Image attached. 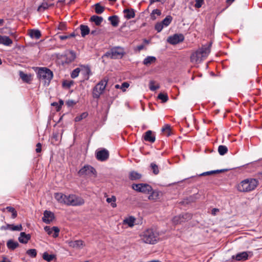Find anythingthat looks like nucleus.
<instances>
[{"instance_id": "1", "label": "nucleus", "mask_w": 262, "mask_h": 262, "mask_svg": "<svg viewBox=\"0 0 262 262\" xmlns=\"http://www.w3.org/2000/svg\"><path fill=\"white\" fill-rule=\"evenodd\" d=\"M212 42H210L208 45L202 46L190 56V61L192 62L200 63L204 58H206L210 52V48Z\"/></svg>"}, {"instance_id": "2", "label": "nucleus", "mask_w": 262, "mask_h": 262, "mask_svg": "<svg viewBox=\"0 0 262 262\" xmlns=\"http://www.w3.org/2000/svg\"><path fill=\"white\" fill-rule=\"evenodd\" d=\"M258 181L255 179H246L238 185L237 190L240 192H249L257 187Z\"/></svg>"}, {"instance_id": "3", "label": "nucleus", "mask_w": 262, "mask_h": 262, "mask_svg": "<svg viewBox=\"0 0 262 262\" xmlns=\"http://www.w3.org/2000/svg\"><path fill=\"white\" fill-rule=\"evenodd\" d=\"M124 48L120 46H116L112 48L106 52L103 56V57L110 58L111 59H121L125 55Z\"/></svg>"}, {"instance_id": "4", "label": "nucleus", "mask_w": 262, "mask_h": 262, "mask_svg": "<svg viewBox=\"0 0 262 262\" xmlns=\"http://www.w3.org/2000/svg\"><path fill=\"white\" fill-rule=\"evenodd\" d=\"M142 240L146 244H155L158 239V234L152 229H148L141 235Z\"/></svg>"}, {"instance_id": "5", "label": "nucleus", "mask_w": 262, "mask_h": 262, "mask_svg": "<svg viewBox=\"0 0 262 262\" xmlns=\"http://www.w3.org/2000/svg\"><path fill=\"white\" fill-rule=\"evenodd\" d=\"M108 79L107 77L103 78L93 88L92 95L94 98L99 99L100 95L103 93Z\"/></svg>"}, {"instance_id": "6", "label": "nucleus", "mask_w": 262, "mask_h": 262, "mask_svg": "<svg viewBox=\"0 0 262 262\" xmlns=\"http://www.w3.org/2000/svg\"><path fill=\"white\" fill-rule=\"evenodd\" d=\"M35 71L37 72V78L40 81L44 82L45 85H49V80L47 77L49 76V69L45 67H36Z\"/></svg>"}, {"instance_id": "7", "label": "nucleus", "mask_w": 262, "mask_h": 262, "mask_svg": "<svg viewBox=\"0 0 262 262\" xmlns=\"http://www.w3.org/2000/svg\"><path fill=\"white\" fill-rule=\"evenodd\" d=\"M77 58L76 53L73 50H67L64 53V60L61 61L60 64L63 66H67L74 62Z\"/></svg>"}, {"instance_id": "8", "label": "nucleus", "mask_w": 262, "mask_h": 262, "mask_svg": "<svg viewBox=\"0 0 262 262\" xmlns=\"http://www.w3.org/2000/svg\"><path fill=\"white\" fill-rule=\"evenodd\" d=\"M66 205L68 206H81L84 204V200L81 197L75 194H70L66 198Z\"/></svg>"}, {"instance_id": "9", "label": "nucleus", "mask_w": 262, "mask_h": 262, "mask_svg": "<svg viewBox=\"0 0 262 262\" xmlns=\"http://www.w3.org/2000/svg\"><path fill=\"white\" fill-rule=\"evenodd\" d=\"M132 188L138 192L149 194L152 191V187L146 183L133 184Z\"/></svg>"}, {"instance_id": "10", "label": "nucleus", "mask_w": 262, "mask_h": 262, "mask_svg": "<svg viewBox=\"0 0 262 262\" xmlns=\"http://www.w3.org/2000/svg\"><path fill=\"white\" fill-rule=\"evenodd\" d=\"M192 217V214L190 213H182L178 215L174 216L172 220L174 224H181L188 222Z\"/></svg>"}, {"instance_id": "11", "label": "nucleus", "mask_w": 262, "mask_h": 262, "mask_svg": "<svg viewBox=\"0 0 262 262\" xmlns=\"http://www.w3.org/2000/svg\"><path fill=\"white\" fill-rule=\"evenodd\" d=\"M79 176H90L92 174L95 175L96 177L97 176V171L96 169L90 165H85L81 168L78 172Z\"/></svg>"}, {"instance_id": "12", "label": "nucleus", "mask_w": 262, "mask_h": 262, "mask_svg": "<svg viewBox=\"0 0 262 262\" xmlns=\"http://www.w3.org/2000/svg\"><path fill=\"white\" fill-rule=\"evenodd\" d=\"M184 36L182 34H174L168 37L167 41L171 45H176L184 40Z\"/></svg>"}, {"instance_id": "13", "label": "nucleus", "mask_w": 262, "mask_h": 262, "mask_svg": "<svg viewBox=\"0 0 262 262\" xmlns=\"http://www.w3.org/2000/svg\"><path fill=\"white\" fill-rule=\"evenodd\" d=\"M109 155L108 151L105 148H102L96 152V158L100 161H106L109 158Z\"/></svg>"}, {"instance_id": "14", "label": "nucleus", "mask_w": 262, "mask_h": 262, "mask_svg": "<svg viewBox=\"0 0 262 262\" xmlns=\"http://www.w3.org/2000/svg\"><path fill=\"white\" fill-rule=\"evenodd\" d=\"M250 251H244L238 253L236 255H233L232 258L235 259L237 261H244L248 259L249 253H251Z\"/></svg>"}, {"instance_id": "15", "label": "nucleus", "mask_w": 262, "mask_h": 262, "mask_svg": "<svg viewBox=\"0 0 262 262\" xmlns=\"http://www.w3.org/2000/svg\"><path fill=\"white\" fill-rule=\"evenodd\" d=\"M199 196L200 195L198 193L194 194L184 199L180 203L183 205H188L191 203L195 202L196 200L199 199Z\"/></svg>"}, {"instance_id": "16", "label": "nucleus", "mask_w": 262, "mask_h": 262, "mask_svg": "<svg viewBox=\"0 0 262 262\" xmlns=\"http://www.w3.org/2000/svg\"><path fill=\"white\" fill-rule=\"evenodd\" d=\"M143 139L150 143H154L156 140V137L154 135H152V132L150 130L146 131L143 136Z\"/></svg>"}, {"instance_id": "17", "label": "nucleus", "mask_w": 262, "mask_h": 262, "mask_svg": "<svg viewBox=\"0 0 262 262\" xmlns=\"http://www.w3.org/2000/svg\"><path fill=\"white\" fill-rule=\"evenodd\" d=\"M232 168H225V169H217V170H211L209 171H206L203 172L199 175V177L200 176H209L212 174H216V173H220L224 172H227Z\"/></svg>"}, {"instance_id": "18", "label": "nucleus", "mask_w": 262, "mask_h": 262, "mask_svg": "<svg viewBox=\"0 0 262 262\" xmlns=\"http://www.w3.org/2000/svg\"><path fill=\"white\" fill-rule=\"evenodd\" d=\"M123 13L125 14L124 17L127 19L133 18L135 16V11L133 8L125 9L123 10Z\"/></svg>"}, {"instance_id": "19", "label": "nucleus", "mask_w": 262, "mask_h": 262, "mask_svg": "<svg viewBox=\"0 0 262 262\" xmlns=\"http://www.w3.org/2000/svg\"><path fill=\"white\" fill-rule=\"evenodd\" d=\"M30 238L31 235L29 234H27L25 232H23L20 233L18 241L21 243L27 244Z\"/></svg>"}, {"instance_id": "20", "label": "nucleus", "mask_w": 262, "mask_h": 262, "mask_svg": "<svg viewBox=\"0 0 262 262\" xmlns=\"http://www.w3.org/2000/svg\"><path fill=\"white\" fill-rule=\"evenodd\" d=\"M13 43L12 40L7 36H2L0 35V44L6 46H10Z\"/></svg>"}, {"instance_id": "21", "label": "nucleus", "mask_w": 262, "mask_h": 262, "mask_svg": "<svg viewBox=\"0 0 262 262\" xmlns=\"http://www.w3.org/2000/svg\"><path fill=\"white\" fill-rule=\"evenodd\" d=\"M161 192L158 190H154L152 188V191L149 193L148 196L149 200H157L160 199V195L161 194Z\"/></svg>"}, {"instance_id": "22", "label": "nucleus", "mask_w": 262, "mask_h": 262, "mask_svg": "<svg viewBox=\"0 0 262 262\" xmlns=\"http://www.w3.org/2000/svg\"><path fill=\"white\" fill-rule=\"evenodd\" d=\"M128 178L131 181H136L142 178V174L133 170L129 172Z\"/></svg>"}, {"instance_id": "23", "label": "nucleus", "mask_w": 262, "mask_h": 262, "mask_svg": "<svg viewBox=\"0 0 262 262\" xmlns=\"http://www.w3.org/2000/svg\"><path fill=\"white\" fill-rule=\"evenodd\" d=\"M67 196L62 194V193H55L54 196L55 199L59 203H63L66 205V198H67Z\"/></svg>"}, {"instance_id": "24", "label": "nucleus", "mask_w": 262, "mask_h": 262, "mask_svg": "<svg viewBox=\"0 0 262 262\" xmlns=\"http://www.w3.org/2000/svg\"><path fill=\"white\" fill-rule=\"evenodd\" d=\"M84 70H82L83 72L84 79L86 80H89L90 76L92 74L91 69L89 66H82Z\"/></svg>"}, {"instance_id": "25", "label": "nucleus", "mask_w": 262, "mask_h": 262, "mask_svg": "<svg viewBox=\"0 0 262 262\" xmlns=\"http://www.w3.org/2000/svg\"><path fill=\"white\" fill-rule=\"evenodd\" d=\"M81 36L84 37L90 33V29L87 25H81L79 26Z\"/></svg>"}, {"instance_id": "26", "label": "nucleus", "mask_w": 262, "mask_h": 262, "mask_svg": "<svg viewBox=\"0 0 262 262\" xmlns=\"http://www.w3.org/2000/svg\"><path fill=\"white\" fill-rule=\"evenodd\" d=\"M90 21L91 22H94L96 26H99L102 22L103 18L101 16L98 15H93L91 17Z\"/></svg>"}, {"instance_id": "27", "label": "nucleus", "mask_w": 262, "mask_h": 262, "mask_svg": "<svg viewBox=\"0 0 262 262\" xmlns=\"http://www.w3.org/2000/svg\"><path fill=\"white\" fill-rule=\"evenodd\" d=\"M7 246L9 249L14 250L19 246V244L12 239H9L7 242Z\"/></svg>"}, {"instance_id": "28", "label": "nucleus", "mask_w": 262, "mask_h": 262, "mask_svg": "<svg viewBox=\"0 0 262 262\" xmlns=\"http://www.w3.org/2000/svg\"><path fill=\"white\" fill-rule=\"evenodd\" d=\"M60 229L57 226L50 228V235L54 238L59 236Z\"/></svg>"}, {"instance_id": "29", "label": "nucleus", "mask_w": 262, "mask_h": 262, "mask_svg": "<svg viewBox=\"0 0 262 262\" xmlns=\"http://www.w3.org/2000/svg\"><path fill=\"white\" fill-rule=\"evenodd\" d=\"M108 20L111 21V25L113 27H117L119 23V17L117 15H113L108 17Z\"/></svg>"}, {"instance_id": "30", "label": "nucleus", "mask_w": 262, "mask_h": 262, "mask_svg": "<svg viewBox=\"0 0 262 262\" xmlns=\"http://www.w3.org/2000/svg\"><path fill=\"white\" fill-rule=\"evenodd\" d=\"M19 76L23 81L27 83H30L32 80L30 75L25 74L22 71L19 72Z\"/></svg>"}, {"instance_id": "31", "label": "nucleus", "mask_w": 262, "mask_h": 262, "mask_svg": "<svg viewBox=\"0 0 262 262\" xmlns=\"http://www.w3.org/2000/svg\"><path fill=\"white\" fill-rule=\"evenodd\" d=\"M84 246V242L81 240H77L70 243V246L73 248H81Z\"/></svg>"}, {"instance_id": "32", "label": "nucleus", "mask_w": 262, "mask_h": 262, "mask_svg": "<svg viewBox=\"0 0 262 262\" xmlns=\"http://www.w3.org/2000/svg\"><path fill=\"white\" fill-rule=\"evenodd\" d=\"M156 60V58L154 56H147L144 59L143 63L144 65L147 66L152 63L155 62Z\"/></svg>"}, {"instance_id": "33", "label": "nucleus", "mask_w": 262, "mask_h": 262, "mask_svg": "<svg viewBox=\"0 0 262 262\" xmlns=\"http://www.w3.org/2000/svg\"><path fill=\"white\" fill-rule=\"evenodd\" d=\"M29 35L32 38L38 39L41 36V33L38 30H31Z\"/></svg>"}, {"instance_id": "34", "label": "nucleus", "mask_w": 262, "mask_h": 262, "mask_svg": "<svg viewBox=\"0 0 262 262\" xmlns=\"http://www.w3.org/2000/svg\"><path fill=\"white\" fill-rule=\"evenodd\" d=\"M135 221V218L134 216H129L128 218H126L123 222L124 224H127L129 227H133L134 225Z\"/></svg>"}, {"instance_id": "35", "label": "nucleus", "mask_w": 262, "mask_h": 262, "mask_svg": "<svg viewBox=\"0 0 262 262\" xmlns=\"http://www.w3.org/2000/svg\"><path fill=\"white\" fill-rule=\"evenodd\" d=\"M172 20V17L171 15H167L161 23L164 27H167L171 23Z\"/></svg>"}, {"instance_id": "36", "label": "nucleus", "mask_w": 262, "mask_h": 262, "mask_svg": "<svg viewBox=\"0 0 262 262\" xmlns=\"http://www.w3.org/2000/svg\"><path fill=\"white\" fill-rule=\"evenodd\" d=\"M104 7L100 5V3H97L95 5V11L98 14H100L103 12Z\"/></svg>"}, {"instance_id": "37", "label": "nucleus", "mask_w": 262, "mask_h": 262, "mask_svg": "<svg viewBox=\"0 0 262 262\" xmlns=\"http://www.w3.org/2000/svg\"><path fill=\"white\" fill-rule=\"evenodd\" d=\"M158 99L161 100L162 103H165L168 100V96L166 93H160L158 96Z\"/></svg>"}, {"instance_id": "38", "label": "nucleus", "mask_w": 262, "mask_h": 262, "mask_svg": "<svg viewBox=\"0 0 262 262\" xmlns=\"http://www.w3.org/2000/svg\"><path fill=\"white\" fill-rule=\"evenodd\" d=\"M228 151V148L225 145H220L218 147V152L221 156L225 155Z\"/></svg>"}, {"instance_id": "39", "label": "nucleus", "mask_w": 262, "mask_h": 262, "mask_svg": "<svg viewBox=\"0 0 262 262\" xmlns=\"http://www.w3.org/2000/svg\"><path fill=\"white\" fill-rule=\"evenodd\" d=\"M6 209L8 212H11V213H12L11 217L12 219H15L16 217V216L17 215V213L14 208L11 207V206H8L6 208Z\"/></svg>"}, {"instance_id": "40", "label": "nucleus", "mask_w": 262, "mask_h": 262, "mask_svg": "<svg viewBox=\"0 0 262 262\" xmlns=\"http://www.w3.org/2000/svg\"><path fill=\"white\" fill-rule=\"evenodd\" d=\"M150 167L154 174L157 175L159 173L158 166L155 163H151Z\"/></svg>"}, {"instance_id": "41", "label": "nucleus", "mask_w": 262, "mask_h": 262, "mask_svg": "<svg viewBox=\"0 0 262 262\" xmlns=\"http://www.w3.org/2000/svg\"><path fill=\"white\" fill-rule=\"evenodd\" d=\"M116 201V198L114 195H112L111 198H107L106 199V202L108 203H111V206L115 208L117 206L115 202Z\"/></svg>"}, {"instance_id": "42", "label": "nucleus", "mask_w": 262, "mask_h": 262, "mask_svg": "<svg viewBox=\"0 0 262 262\" xmlns=\"http://www.w3.org/2000/svg\"><path fill=\"white\" fill-rule=\"evenodd\" d=\"M170 126L169 124H166L164 127L162 128V132H165L166 136L169 137L171 135Z\"/></svg>"}, {"instance_id": "43", "label": "nucleus", "mask_w": 262, "mask_h": 262, "mask_svg": "<svg viewBox=\"0 0 262 262\" xmlns=\"http://www.w3.org/2000/svg\"><path fill=\"white\" fill-rule=\"evenodd\" d=\"M74 84V81L73 80L68 81L65 80L63 81L62 83V86L64 88L70 89L71 85Z\"/></svg>"}, {"instance_id": "44", "label": "nucleus", "mask_w": 262, "mask_h": 262, "mask_svg": "<svg viewBox=\"0 0 262 262\" xmlns=\"http://www.w3.org/2000/svg\"><path fill=\"white\" fill-rule=\"evenodd\" d=\"M42 221L46 224H49V211L47 210L45 211Z\"/></svg>"}, {"instance_id": "45", "label": "nucleus", "mask_w": 262, "mask_h": 262, "mask_svg": "<svg viewBox=\"0 0 262 262\" xmlns=\"http://www.w3.org/2000/svg\"><path fill=\"white\" fill-rule=\"evenodd\" d=\"M155 14H157V15L160 16L161 14V10H160L159 9H158L153 10L150 14L151 19L155 20L156 19Z\"/></svg>"}, {"instance_id": "46", "label": "nucleus", "mask_w": 262, "mask_h": 262, "mask_svg": "<svg viewBox=\"0 0 262 262\" xmlns=\"http://www.w3.org/2000/svg\"><path fill=\"white\" fill-rule=\"evenodd\" d=\"M48 7L49 5L47 3H42L41 5L38 7L37 11L39 12H42L48 9Z\"/></svg>"}, {"instance_id": "47", "label": "nucleus", "mask_w": 262, "mask_h": 262, "mask_svg": "<svg viewBox=\"0 0 262 262\" xmlns=\"http://www.w3.org/2000/svg\"><path fill=\"white\" fill-rule=\"evenodd\" d=\"M88 116V114L87 112H84L82 113L80 115L76 116L75 118V121L76 122H78L81 121L82 119L85 118Z\"/></svg>"}, {"instance_id": "48", "label": "nucleus", "mask_w": 262, "mask_h": 262, "mask_svg": "<svg viewBox=\"0 0 262 262\" xmlns=\"http://www.w3.org/2000/svg\"><path fill=\"white\" fill-rule=\"evenodd\" d=\"M155 81L153 80H150L149 84V88L152 91H155L157 89L160 88V85H154Z\"/></svg>"}, {"instance_id": "49", "label": "nucleus", "mask_w": 262, "mask_h": 262, "mask_svg": "<svg viewBox=\"0 0 262 262\" xmlns=\"http://www.w3.org/2000/svg\"><path fill=\"white\" fill-rule=\"evenodd\" d=\"M80 72V69L79 68L74 69L71 74V78L74 79L78 77Z\"/></svg>"}, {"instance_id": "50", "label": "nucleus", "mask_w": 262, "mask_h": 262, "mask_svg": "<svg viewBox=\"0 0 262 262\" xmlns=\"http://www.w3.org/2000/svg\"><path fill=\"white\" fill-rule=\"evenodd\" d=\"M26 253L33 258L35 257L37 255L36 250L34 249H31L27 250Z\"/></svg>"}, {"instance_id": "51", "label": "nucleus", "mask_w": 262, "mask_h": 262, "mask_svg": "<svg viewBox=\"0 0 262 262\" xmlns=\"http://www.w3.org/2000/svg\"><path fill=\"white\" fill-rule=\"evenodd\" d=\"M164 26L161 24V22H158L155 24V29L159 33L160 32Z\"/></svg>"}, {"instance_id": "52", "label": "nucleus", "mask_w": 262, "mask_h": 262, "mask_svg": "<svg viewBox=\"0 0 262 262\" xmlns=\"http://www.w3.org/2000/svg\"><path fill=\"white\" fill-rule=\"evenodd\" d=\"M78 102L77 101H75L73 100H70L69 99L67 101H66V104L69 107H73L76 103Z\"/></svg>"}, {"instance_id": "53", "label": "nucleus", "mask_w": 262, "mask_h": 262, "mask_svg": "<svg viewBox=\"0 0 262 262\" xmlns=\"http://www.w3.org/2000/svg\"><path fill=\"white\" fill-rule=\"evenodd\" d=\"M12 226H11V228H10V230L12 231H21L23 230V227L21 224L17 225H14L13 224H12Z\"/></svg>"}, {"instance_id": "54", "label": "nucleus", "mask_w": 262, "mask_h": 262, "mask_svg": "<svg viewBox=\"0 0 262 262\" xmlns=\"http://www.w3.org/2000/svg\"><path fill=\"white\" fill-rule=\"evenodd\" d=\"M195 4L194 5V7L196 8H200L202 7L204 0H195Z\"/></svg>"}, {"instance_id": "55", "label": "nucleus", "mask_w": 262, "mask_h": 262, "mask_svg": "<svg viewBox=\"0 0 262 262\" xmlns=\"http://www.w3.org/2000/svg\"><path fill=\"white\" fill-rule=\"evenodd\" d=\"M129 84L127 82H124L122 83L120 89L122 90L123 92H125L126 91L125 89L128 88Z\"/></svg>"}, {"instance_id": "56", "label": "nucleus", "mask_w": 262, "mask_h": 262, "mask_svg": "<svg viewBox=\"0 0 262 262\" xmlns=\"http://www.w3.org/2000/svg\"><path fill=\"white\" fill-rule=\"evenodd\" d=\"M52 57H55L57 60H59L62 58H64V54H60V53H55L52 55Z\"/></svg>"}, {"instance_id": "57", "label": "nucleus", "mask_w": 262, "mask_h": 262, "mask_svg": "<svg viewBox=\"0 0 262 262\" xmlns=\"http://www.w3.org/2000/svg\"><path fill=\"white\" fill-rule=\"evenodd\" d=\"M66 29L67 27L65 23H61L59 24L58 29L61 30H66Z\"/></svg>"}, {"instance_id": "58", "label": "nucleus", "mask_w": 262, "mask_h": 262, "mask_svg": "<svg viewBox=\"0 0 262 262\" xmlns=\"http://www.w3.org/2000/svg\"><path fill=\"white\" fill-rule=\"evenodd\" d=\"M11 226H12V225L7 224H6V226H2L0 228V229L2 230H8V229L10 230V228H11Z\"/></svg>"}, {"instance_id": "59", "label": "nucleus", "mask_w": 262, "mask_h": 262, "mask_svg": "<svg viewBox=\"0 0 262 262\" xmlns=\"http://www.w3.org/2000/svg\"><path fill=\"white\" fill-rule=\"evenodd\" d=\"M59 104H58V106L57 107H56V111H59L61 108V106L64 103V102L62 100L60 99L59 101Z\"/></svg>"}, {"instance_id": "60", "label": "nucleus", "mask_w": 262, "mask_h": 262, "mask_svg": "<svg viewBox=\"0 0 262 262\" xmlns=\"http://www.w3.org/2000/svg\"><path fill=\"white\" fill-rule=\"evenodd\" d=\"M42 257L43 259L46 260L48 262H49V254L47 252H46L43 253Z\"/></svg>"}, {"instance_id": "61", "label": "nucleus", "mask_w": 262, "mask_h": 262, "mask_svg": "<svg viewBox=\"0 0 262 262\" xmlns=\"http://www.w3.org/2000/svg\"><path fill=\"white\" fill-rule=\"evenodd\" d=\"M58 37L61 40H66V39H69V37H68L67 35H59Z\"/></svg>"}, {"instance_id": "62", "label": "nucleus", "mask_w": 262, "mask_h": 262, "mask_svg": "<svg viewBox=\"0 0 262 262\" xmlns=\"http://www.w3.org/2000/svg\"><path fill=\"white\" fill-rule=\"evenodd\" d=\"M91 34L94 36L97 35L99 34V31L97 30H92Z\"/></svg>"}, {"instance_id": "63", "label": "nucleus", "mask_w": 262, "mask_h": 262, "mask_svg": "<svg viewBox=\"0 0 262 262\" xmlns=\"http://www.w3.org/2000/svg\"><path fill=\"white\" fill-rule=\"evenodd\" d=\"M217 212H219V209H217V208H213L212 210H211V214L212 215H215L216 214V213Z\"/></svg>"}, {"instance_id": "64", "label": "nucleus", "mask_w": 262, "mask_h": 262, "mask_svg": "<svg viewBox=\"0 0 262 262\" xmlns=\"http://www.w3.org/2000/svg\"><path fill=\"white\" fill-rule=\"evenodd\" d=\"M0 262H11V261L8 259L6 257H3V260Z\"/></svg>"}]
</instances>
